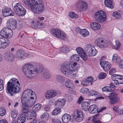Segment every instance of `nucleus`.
Here are the masks:
<instances>
[{
    "mask_svg": "<svg viewBox=\"0 0 123 123\" xmlns=\"http://www.w3.org/2000/svg\"><path fill=\"white\" fill-rule=\"evenodd\" d=\"M24 5L26 8L29 6L32 11L35 13L40 14L44 10L42 0H24Z\"/></svg>",
    "mask_w": 123,
    "mask_h": 123,
    "instance_id": "nucleus-1",
    "label": "nucleus"
},
{
    "mask_svg": "<svg viewBox=\"0 0 123 123\" xmlns=\"http://www.w3.org/2000/svg\"><path fill=\"white\" fill-rule=\"evenodd\" d=\"M35 95L34 92L30 89L25 90L22 95L21 99L23 105L28 108L32 106L35 102L33 100Z\"/></svg>",
    "mask_w": 123,
    "mask_h": 123,
    "instance_id": "nucleus-2",
    "label": "nucleus"
},
{
    "mask_svg": "<svg viewBox=\"0 0 123 123\" xmlns=\"http://www.w3.org/2000/svg\"><path fill=\"white\" fill-rule=\"evenodd\" d=\"M38 66V68H36L32 64L27 63L23 66V71L27 77L32 78L36 76L37 73L41 72L43 70L42 66L39 65Z\"/></svg>",
    "mask_w": 123,
    "mask_h": 123,
    "instance_id": "nucleus-3",
    "label": "nucleus"
},
{
    "mask_svg": "<svg viewBox=\"0 0 123 123\" xmlns=\"http://www.w3.org/2000/svg\"><path fill=\"white\" fill-rule=\"evenodd\" d=\"M19 85V82L16 78H12L7 82L6 85V92L11 96H13L14 93H17L19 92L20 89Z\"/></svg>",
    "mask_w": 123,
    "mask_h": 123,
    "instance_id": "nucleus-4",
    "label": "nucleus"
},
{
    "mask_svg": "<svg viewBox=\"0 0 123 123\" xmlns=\"http://www.w3.org/2000/svg\"><path fill=\"white\" fill-rule=\"evenodd\" d=\"M72 64L67 62L63 63L61 66V70L62 72L68 76L75 77L74 75L72 70L71 69Z\"/></svg>",
    "mask_w": 123,
    "mask_h": 123,
    "instance_id": "nucleus-5",
    "label": "nucleus"
},
{
    "mask_svg": "<svg viewBox=\"0 0 123 123\" xmlns=\"http://www.w3.org/2000/svg\"><path fill=\"white\" fill-rule=\"evenodd\" d=\"M106 13L102 10L96 12L94 16L96 20L100 23H102L105 21L106 19Z\"/></svg>",
    "mask_w": 123,
    "mask_h": 123,
    "instance_id": "nucleus-6",
    "label": "nucleus"
},
{
    "mask_svg": "<svg viewBox=\"0 0 123 123\" xmlns=\"http://www.w3.org/2000/svg\"><path fill=\"white\" fill-rule=\"evenodd\" d=\"M13 10L16 13L20 16L25 15L26 12L25 9L19 3H17L14 6Z\"/></svg>",
    "mask_w": 123,
    "mask_h": 123,
    "instance_id": "nucleus-7",
    "label": "nucleus"
},
{
    "mask_svg": "<svg viewBox=\"0 0 123 123\" xmlns=\"http://www.w3.org/2000/svg\"><path fill=\"white\" fill-rule=\"evenodd\" d=\"M51 33L54 37L64 40L66 35L64 33H61V31L58 29L53 28L51 29Z\"/></svg>",
    "mask_w": 123,
    "mask_h": 123,
    "instance_id": "nucleus-8",
    "label": "nucleus"
},
{
    "mask_svg": "<svg viewBox=\"0 0 123 123\" xmlns=\"http://www.w3.org/2000/svg\"><path fill=\"white\" fill-rule=\"evenodd\" d=\"M85 50L88 55L93 56L97 54L98 51L94 46L90 44L87 45L86 47Z\"/></svg>",
    "mask_w": 123,
    "mask_h": 123,
    "instance_id": "nucleus-9",
    "label": "nucleus"
},
{
    "mask_svg": "<svg viewBox=\"0 0 123 123\" xmlns=\"http://www.w3.org/2000/svg\"><path fill=\"white\" fill-rule=\"evenodd\" d=\"M0 34L1 36L4 37L10 38L12 35V30L8 27H5L1 31Z\"/></svg>",
    "mask_w": 123,
    "mask_h": 123,
    "instance_id": "nucleus-10",
    "label": "nucleus"
},
{
    "mask_svg": "<svg viewBox=\"0 0 123 123\" xmlns=\"http://www.w3.org/2000/svg\"><path fill=\"white\" fill-rule=\"evenodd\" d=\"M77 8L80 11L86 10L87 8V5L85 1L83 0H79L76 3Z\"/></svg>",
    "mask_w": 123,
    "mask_h": 123,
    "instance_id": "nucleus-11",
    "label": "nucleus"
},
{
    "mask_svg": "<svg viewBox=\"0 0 123 123\" xmlns=\"http://www.w3.org/2000/svg\"><path fill=\"white\" fill-rule=\"evenodd\" d=\"M57 92L54 90H51L47 91L46 92L45 96L47 99L52 98L57 94Z\"/></svg>",
    "mask_w": 123,
    "mask_h": 123,
    "instance_id": "nucleus-12",
    "label": "nucleus"
},
{
    "mask_svg": "<svg viewBox=\"0 0 123 123\" xmlns=\"http://www.w3.org/2000/svg\"><path fill=\"white\" fill-rule=\"evenodd\" d=\"M76 50L79 55L80 56L83 60L86 61L87 60V58L86 54L81 48L78 47L76 48Z\"/></svg>",
    "mask_w": 123,
    "mask_h": 123,
    "instance_id": "nucleus-13",
    "label": "nucleus"
},
{
    "mask_svg": "<svg viewBox=\"0 0 123 123\" xmlns=\"http://www.w3.org/2000/svg\"><path fill=\"white\" fill-rule=\"evenodd\" d=\"M109 97L110 99V102L111 104L115 103L118 102L119 99L117 94L115 93H111L109 95Z\"/></svg>",
    "mask_w": 123,
    "mask_h": 123,
    "instance_id": "nucleus-14",
    "label": "nucleus"
},
{
    "mask_svg": "<svg viewBox=\"0 0 123 123\" xmlns=\"http://www.w3.org/2000/svg\"><path fill=\"white\" fill-rule=\"evenodd\" d=\"M17 22L14 18H11L7 21V25L13 29H15L17 26Z\"/></svg>",
    "mask_w": 123,
    "mask_h": 123,
    "instance_id": "nucleus-15",
    "label": "nucleus"
},
{
    "mask_svg": "<svg viewBox=\"0 0 123 123\" xmlns=\"http://www.w3.org/2000/svg\"><path fill=\"white\" fill-rule=\"evenodd\" d=\"M9 40L3 38H0V49L5 48L9 45Z\"/></svg>",
    "mask_w": 123,
    "mask_h": 123,
    "instance_id": "nucleus-16",
    "label": "nucleus"
},
{
    "mask_svg": "<svg viewBox=\"0 0 123 123\" xmlns=\"http://www.w3.org/2000/svg\"><path fill=\"white\" fill-rule=\"evenodd\" d=\"M3 15L5 17L9 16H12L14 13L10 8H5L2 10Z\"/></svg>",
    "mask_w": 123,
    "mask_h": 123,
    "instance_id": "nucleus-17",
    "label": "nucleus"
},
{
    "mask_svg": "<svg viewBox=\"0 0 123 123\" xmlns=\"http://www.w3.org/2000/svg\"><path fill=\"white\" fill-rule=\"evenodd\" d=\"M95 43L99 48H103L106 47V43L104 41L103 38H97L95 41Z\"/></svg>",
    "mask_w": 123,
    "mask_h": 123,
    "instance_id": "nucleus-18",
    "label": "nucleus"
},
{
    "mask_svg": "<svg viewBox=\"0 0 123 123\" xmlns=\"http://www.w3.org/2000/svg\"><path fill=\"white\" fill-rule=\"evenodd\" d=\"M76 30L78 33H80L84 37H86L89 35V31L85 29H81L79 28H77L76 29Z\"/></svg>",
    "mask_w": 123,
    "mask_h": 123,
    "instance_id": "nucleus-19",
    "label": "nucleus"
},
{
    "mask_svg": "<svg viewBox=\"0 0 123 123\" xmlns=\"http://www.w3.org/2000/svg\"><path fill=\"white\" fill-rule=\"evenodd\" d=\"M100 64L105 71H107L110 68V64L108 62L102 61L100 62Z\"/></svg>",
    "mask_w": 123,
    "mask_h": 123,
    "instance_id": "nucleus-20",
    "label": "nucleus"
},
{
    "mask_svg": "<svg viewBox=\"0 0 123 123\" xmlns=\"http://www.w3.org/2000/svg\"><path fill=\"white\" fill-rule=\"evenodd\" d=\"M44 25L43 24L36 21H33L31 23L32 28L34 29H36L37 28L42 27V26Z\"/></svg>",
    "mask_w": 123,
    "mask_h": 123,
    "instance_id": "nucleus-21",
    "label": "nucleus"
},
{
    "mask_svg": "<svg viewBox=\"0 0 123 123\" xmlns=\"http://www.w3.org/2000/svg\"><path fill=\"white\" fill-rule=\"evenodd\" d=\"M77 63L76 62L74 63L72 65L71 68L72 70V72L73 74L74 75L75 77H76L77 75V73L78 72V70L79 68V67L77 66Z\"/></svg>",
    "mask_w": 123,
    "mask_h": 123,
    "instance_id": "nucleus-22",
    "label": "nucleus"
},
{
    "mask_svg": "<svg viewBox=\"0 0 123 123\" xmlns=\"http://www.w3.org/2000/svg\"><path fill=\"white\" fill-rule=\"evenodd\" d=\"M56 105L61 109L65 105L66 103V100L64 99H59L57 100L55 102Z\"/></svg>",
    "mask_w": 123,
    "mask_h": 123,
    "instance_id": "nucleus-23",
    "label": "nucleus"
},
{
    "mask_svg": "<svg viewBox=\"0 0 123 123\" xmlns=\"http://www.w3.org/2000/svg\"><path fill=\"white\" fill-rule=\"evenodd\" d=\"M30 114H28L26 117L27 119L30 120L31 119H34L36 118L37 114L35 111L33 110H30L29 112Z\"/></svg>",
    "mask_w": 123,
    "mask_h": 123,
    "instance_id": "nucleus-24",
    "label": "nucleus"
},
{
    "mask_svg": "<svg viewBox=\"0 0 123 123\" xmlns=\"http://www.w3.org/2000/svg\"><path fill=\"white\" fill-rule=\"evenodd\" d=\"M71 119L70 115L67 114H63L62 117V122L64 123H68Z\"/></svg>",
    "mask_w": 123,
    "mask_h": 123,
    "instance_id": "nucleus-25",
    "label": "nucleus"
},
{
    "mask_svg": "<svg viewBox=\"0 0 123 123\" xmlns=\"http://www.w3.org/2000/svg\"><path fill=\"white\" fill-rule=\"evenodd\" d=\"M91 113H94L98 112V108L97 106L95 105H92L89 107V110Z\"/></svg>",
    "mask_w": 123,
    "mask_h": 123,
    "instance_id": "nucleus-26",
    "label": "nucleus"
},
{
    "mask_svg": "<svg viewBox=\"0 0 123 123\" xmlns=\"http://www.w3.org/2000/svg\"><path fill=\"white\" fill-rule=\"evenodd\" d=\"M104 3L105 6L111 9L114 7V4L112 0H105Z\"/></svg>",
    "mask_w": 123,
    "mask_h": 123,
    "instance_id": "nucleus-27",
    "label": "nucleus"
},
{
    "mask_svg": "<svg viewBox=\"0 0 123 123\" xmlns=\"http://www.w3.org/2000/svg\"><path fill=\"white\" fill-rule=\"evenodd\" d=\"M16 57L17 59L21 60L23 59L25 56V52L22 50H18L17 52Z\"/></svg>",
    "mask_w": 123,
    "mask_h": 123,
    "instance_id": "nucleus-28",
    "label": "nucleus"
},
{
    "mask_svg": "<svg viewBox=\"0 0 123 123\" xmlns=\"http://www.w3.org/2000/svg\"><path fill=\"white\" fill-rule=\"evenodd\" d=\"M90 26L92 29L95 30H98L101 27L100 24L96 22L91 23L90 24Z\"/></svg>",
    "mask_w": 123,
    "mask_h": 123,
    "instance_id": "nucleus-29",
    "label": "nucleus"
},
{
    "mask_svg": "<svg viewBox=\"0 0 123 123\" xmlns=\"http://www.w3.org/2000/svg\"><path fill=\"white\" fill-rule=\"evenodd\" d=\"M100 115L99 114H97L94 116L92 119V123H100V121L99 120L100 117Z\"/></svg>",
    "mask_w": 123,
    "mask_h": 123,
    "instance_id": "nucleus-30",
    "label": "nucleus"
},
{
    "mask_svg": "<svg viewBox=\"0 0 123 123\" xmlns=\"http://www.w3.org/2000/svg\"><path fill=\"white\" fill-rule=\"evenodd\" d=\"M90 104L87 102L85 101L82 103L81 107L82 109L85 111H88Z\"/></svg>",
    "mask_w": 123,
    "mask_h": 123,
    "instance_id": "nucleus-31",
    "label": "nucleus"
},
{
    "mask_svg": "<svg viewBox=\"0 0 123 123\" xmlns=\"http://www.w3.org/2000/svg\"><path fill=\"white\" fill-rule=\"evenodd\" d=\"M26 117L23 115H20L17 118V122L18 123H24L26 120Z\"/></svg>",
    "mask_w": 123,
    "mask_h": 123,
    "instance_id": "nucleus-32",
    "label": "nucleus"
},
{
    "mask_svg": "<svg viewBox=\"0 0 123 123\" xmlns=\"http://www.w3.org/2000/svg\"><path fill=\"white\" fill-rule=\"evenodd\" d=\"M56 80L60 83H62L65 81V78L62 76L60 75H57L56 76Z\"/></svg>",
    "mask_w": 123,
    "mask_h": 123,
    "instance_id": "nucleus-33",
    "label": "nucleus"
},
{
    "mask_svg": "<svg viewBox=\"0 0 123 123\" xmlns=\"http://www.w3.org/2000/svg\"><path fill=\"white\" fill-rule=\"evenodd\" d=\"M120 60L119 57L116 54H114L113 56L112 61L114 63H118Z\"/></svg>",
    "mask_w": 123,
    "mask_h": 123,
    "instance_id": "nucleus-34",
    "label": "nucleus"
},
{
    "mask_svg": "<svg viewBox=\"0 0 123 123\" xmlns=\"http://www.w3.org/2000/svg\"><path fill=\"white\" fill-rule=\"evenodd\" d=\"M80 55L77 54H74L71 56L70 60L72 61H78L80 58Z\"/></svg>",
    "mask_w": 123,
    "mask_h": 123,
    "instance_id": "nucleus-35",
    "label": "nucleus"
},
{
    "mask_svg": "<svg viewBox=\"0 0 123 123\" xmlns=\"http://www.w3.org/2000/svg\"><path fill=\"white\" fill-rule=\"evenodd\" d=\"M65 85L67 87L69 88L70 89H73L74 88V87L72 84L69 80H68L66 81Z\"/></svg>",
    "mask_w": 123,
    "mask_h": 123,
    "instance_id": "nucleus-36",
    "label": "nucleus"
},
{
    "mask_svg": "<svg viewBox=\"0 0 123 123\" xmlns=\"http://www.w3.org/2000/svg\"><path fill=\"white\" fill-rule=\"evenodd\" d=\"M70 50L69 48L67 47L64 46L61 47L60 49V51L63 53H67Z\"/></svg>",
    "mask_w": 123,
    "mask_h": 123,
    "instance_id": "nucleus-37",
    "label": "nucleus"
},
{
    "mask_svg": "<svg viewBox=\"0 0 123 123\" xmlns=\"http://www.w3.org/2000/svg\"><path fill=\"white\" fill-rule=\"evenodd\" d=\"M49 115L47 113H44L41 117V119L45 121H47L49 119Z\"/></svg>",
    "mask_w": 123,
    "mask_h": 123,
    "instance_id": "nucleus-38",
    "label": "nucleus"
},
{
    "mask_svg": "<svg viewBox=\"0 0 123 123\" xmlns=\"http://www.w3.org/2000/svg\"><path fill=\"white\" fill-rule=\"evenodd\" d=\"M29 110L28 109L25 108L23 107L22 109V113L23 114H21V115L24 116L26 117L29 113Z\"/></svg>",
    "mask_w": 123,
    "mask_h": 123,
    "instance_id": "nucleus-39",
    "label": "nucleus"
},
{
    "mask_svg": "<svg viewBox=\"0 0 123 123\" xmlns=\"http://www.w3.org/2000/svg\"><path fill=\"white\" fill-rule=\"evenodd\" d=\"M14 55L11 53H9L6 56V58L9 60L13 61L14 60Z\"/></svg>",
    "mask_w": 123,
    "mask_h": 123,
    "instance_id": "nucleus-40",
    "label": "nucleus"
},
{
    "mask_svg": "<svg viewBox=\"0 0 123 123\" xmlns=\"http://www.w3.org/2000/svg\"><path fill=\"white\" fill-rule=\"evenodd\" d=\"M41 108V105L39 104H38L34 105L33 108V110L37 111H39Z\"/></svg>",
    "mask_w": 123,
    "mask_h": 123,
    "instance_id": "nucleus-41",
    "label": "nucleus"
},
{
    "mask_svg": "<svg viewBox=\"0 0 123 123\" xmlns=\"http://www.w3.org/2000/svg\"><path fill=\"white\" fill-rule=\"evenodd\" d=\"M69 16L71 18H76L78 17V15L74 12H70L69 13Z\"/></svg>",
    "mask_w": 123,
    "mask_h": 123,
    "instance_id": "nucleus-42",
    "label": "nucleus"
},
{
    "mask_svg": "<svg viewBox=\"0 0 123 123\" xmlns=\"http://www.w3.org/2000/svg\"><path fill=\"white\" fill-rule=\"evenodd\" d=\"M99 95V93L96 91L92 90H91L89 93V95L90 96H95L97 97Z\"/></svg>",
    "mask_w": 123,
    "mask_h": 123,
    "instance_id": "nucleus-43",
    "label": "nucleus"
},
{
    "mask_svg": "<svg viewBox=\"0 0 123 123\" xmlns=\"http://www.w3.org/2000/svg\"><path fill=\"white\" fill-rule=\"evenodd\" d=\"M61 109L59 108H56L54 109L52 112V115H55L58 114L61 111Z\"/></svg>",
    "mask_w": 123,
    "mask_h": 123,
    "instance_id": "nucleus-44",
    "label": "nucleus"
},
{
    "mask_svg": "<svg viewBox=\"0 0 123 123\" xmlns=\"http://www.w3.org/2000/svg\"><path fill=\"white\" fill-rule=\"evenodd\" d=\"M113 16L116 19L120 18L121 17V14L120 13L117 12H113Z\"/></svg>",
    "mask_w": 123,
    "mask_h": 123,
    "instance_id": "nucleus-45",
    "label": "nucleus"
},
{
    "mask_svg": "<svg viewBox=\"0 0 123 123\" xmlns=\"http://www.w3.org/2000/svg\"><path fill=\"white\" fill-rule=\"evenodd\" d=\"M116 45L115 46V49L116 50L119 49L121 45V43L118 41H115Z\"/></svg>",
    "mask_w": 123,
    "mask_h": 123,
    "instance_id": "nucleus-46",
    "label": "nucleus"
},
{
    "mask_svg": "<svg viewBox=\"0 0 123 123\" xmlns=\"http://www.w3.org/2000/svg\"><path fill=\"white\" fill-rule=\"evenodd\" d=\"M106 76V73L102 72L99 74L98 78L99 79H103L105 78Z\"/></svg>",
    "mask_w": 123,
    "mask_h": 123,
    "instance_id": "nucleus-47",
    "label": "nucleus"
},
{
    "mask_svg": "<svg viewBox=\"0 0 123 123\" xmlns=\"http://www.w3.org/2000/svg\"><path fill=\"white\" fill-rule=\"evenodd\" d=\"M83 112L82 111L80 110H78L77 111L76 114L75 115L76 117L78 116H83Z\"/></svg>",
    "mask_w": 123,
    "mask_h": 123,
    "instance_id": "nucleus-48",
    "label": "nucleus"
},
{
    "mask_svg": "<svg viewBox=\"0 0 123 123\" xmlns=\"http://www.w3.org/2000/svg\"><path fill=\"white\" fill-rule=\"evenodd\" d=\"M17 113L14 110L12 111L11 112V117L13 118H14L17 117Z\"/></svg>",
    "mask_w": 123,
    "mask_h": 123,
    "instance_id": "nucleus-49",
    "label": "nucleus"
},
{
    "mask_svg": "<svg viewBox=\"0 0 123 123\" xmlns=\"http://www.w3.org/2000/svg\"><path fill=\"white\" fill-rule=\"evenodd\" d=\"M88 91V89L87 88H83L80 90V92L83 93H87Z\"/></svg>",
    "mask_w": 123,
    "mask_h": 123,
    "instance_id": "nucleus-50",
    "label": "nucleus"
},
{
    "mask_svg": "<svg viewBox=\"0 0 123 123\" xmlns=\"http://www.w3.org/2000/svg\"><path fill=\"white\" fill-rule=\"evenodd\" d=\"M43 76L45 79H48L50 78V74L49 73L46 72L43 74Z\"/></svg>",
    "mask_w": 123,
    "mask_h": 123,
    "instance_id": "nucleus-51",
    "label": "nucleus"
},
{
    "mask_svg": "<svg viewBox=\"0 0 123 123\" xmlns=\"http://www.w3.org/2000/svg\"><path fill=\"white\" fill-rule=\"evenodd\" d=\"M6 114V111L5 110L4 108H2L0 110V115L3 116H4Z\"/></svg>",
    "mask_w": 123,
    "mask_h": 123,
    "instance_id": "nucleus-52",
    "label": "nucleus"
},
{
    "mask_svg": "<svg viewBox=\"0 0 123 123\" xmlns=\"http://www.w3.org/2000/svg\"><path fill=\"white\" fill-rule=\"evenodd\" d=\"M84 116H78L77 117H76L75 118L76 120L78 122H80L81 121L83 118Z\"/></svg>",
    "mask_w": 123,
    "mask_h": 123,
    "instance_id": "nucleus-53",
    "label": "nucleus"
},
{
    "mask_svg": "<svg viewBox=\"0 0 123 123\" xmlns=\"http://www.w3.org/2000/svg\"><path fill=\"white\" fill-rule=\"evenodd\" d=\"M119 68L121 69H123V60H120L119 62Z\"/></svg>",
    "mask_w": 123,
    "mask_h": 123,
    "instance_id": "nucleus-54",
    "label": "nucleus"
},
{
    "mask_svg": "<svg viewBox=\"0 0 123 123\" xmlns=\"http://www.w3.org/2000/svg\"><path fill=\"white\" fill-rule=\"evenodd\" d=\"M86 79L88 83L92 82L93 80V78L92 77L90 76L87 77Z\"/></svg>",
    "mask_w": 123,
    "mask_h": 123,
    "instance_id": "nucleus-55",
    "label": "nucleus"
},
{
    "mask_svg": "<svg viewBox=\"0 0 123 123\" xmlns=\"http://www.w3.org/2000/svg\"><path fill=\"white\" fill-rule=\"evenodd\" d=\"M88 82L86 79L82 81L81 84L84 86H86L88 85Z\"/></svg>",
    "mask_w": 123,
    "mask_h": 123,
    "instance_id": "nucleus-56",
    "label": "nucleus"
},
{
    "mask_svg": "<svg viewBox=\"0 0 123 123\" xmlns=\"http://www.w3.org/2000/svg\"><path fill=\"white\" fill-rule=\"evenodd\" d=\"M120 75H119L118 74H113L112 76L115 77V80H117L120 79L121 77H120Z\"/></svg>",
    "mask_w": 123,
    "mask_h": 123,
    "instance_id": "nucleus-57",
    "label": "nucleus"
},
{
    "mask_svg": "<svg viewBox=\"0 0 123 123\" xmlns=\"http://www.w3.org/2000/svg\"><path fill=\"white\" fill-rule=\"evenodd\" d=\"M120 77H121V79L118 80V82L120 84H123V76L120 75Z\"/></svg>",
    "mask_w": 123,
    "mask_h": 123,
    "instance_id": "nucleus-58",
    "label": "nucleus"
},
{
    "mask_svg": "<svg viewBox=\"0 0 123 123\" xmlns=\"http://www.w3.org/2000/svg\"><path fill=\"white\" fill-rule=\"evenodd\" d=\"M116 71V68H113L111 69L109 72V73L110 74L112 75L113 73H115Z\"/></svg>",
    "mask_w": 123,
    "mask_h": 123,
    "instance_id": "nucleus-59",
    "label": "nucleus"
},
{
    "mask_svg": "<svg viewBox=\"0 0 123 123\" xmlns=\"http://www.w3.org/2000/svg\"><path fill=\"white\" fill-rule=\"evenodd\" d=\"M44 109L46 111H49L50 109V107L49 105H47L45 107Z\"/></svg>",
    "mask_w": 123,
    "mask_h": 123,
    "instance_id": "nucleus-60",
    "label": "nucleus"
},
{
    "mask_svg": "<svg viewBox=\"0 0 123 123\" xmlns=\"http://www.w3.org/2000/svg\"><path fill=\"white\" fill-rule=\"evenodd\" d=\"M52 123H62L58 120L54 119H53Z\"/></svg>",
    "mask_w": 123,
    "mask_h": 123,
    "instance_id": "nucleus-61",
    "label": "nucleus"
},
{
    "mask_svg": "<svg viewBox=\"0 0 123 123\" xmlns=\"http://www.w3.org/2000/svg\"><path fill=\"white\" fill-rule=\"evenodd\" d=\"M83 97L82 96H80V97L79 98V99L78 101L77 102L79 104H80L81 103V102L83 101Z\"/></svg>",
    "mask_w": 123,
    "mask_h": 123,
    "instance_id": "nucleus-62",
    "label": "nucleus"
},
{
    "mask_svg": "<svg viewBox=\"0 0 123 123\" xmlns=\"http://www.w3.org/2000/svg\"><path fill=\"white\" fill-rule=\"evenodd\" d=\"M0 123H8L7 121L5 119H1L0 120Z\"/></svg>",
    "mask_w": 123,
    "mask_h": 123,
    "instance_id": "nucleus-63",
    "label": "nucleus"
},
{
    "mask_svg": "<svg viewBox=\"0 0 123 123\" xmlns=\"http://www.w3.org/2000/svg\"><path fill=\"white\" fill-rule=\"evenodd\" d=\"M123 110L120 109H119L118 110L117 112L119 114H123Z\"/></svg>",
    "mask_w": 123,
    "mask_h": 123,
    "instance_id": "nucleus-64",
    "label": "nucleus"
}]
</instances>
